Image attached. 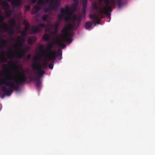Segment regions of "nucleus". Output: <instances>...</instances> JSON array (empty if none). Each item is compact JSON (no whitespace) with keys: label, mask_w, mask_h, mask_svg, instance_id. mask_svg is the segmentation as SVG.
Listing matches in <instances>:
<instances>
[{"label":"nucleus","mask_w":155,"mask_h":155,"mask_svg":"<svg viewBox=\"0 0 155 155\" xmlns=\"http://www.w3.org/2000/svg\"><path fill=\"white\" fill-rule=\"evenodd\" d=\"M39 49L40 51V52L42 55H43L46 53V51L44 49V46L42 45H41L39 46Z\"/></svg>","instance_id":"18"},{"label":"nucleus","mask_w":155,"mask_h":155,"mask_svg":"<svg viewBox=\"0 0 155 155\" xmlns=\"http://www.w3.org/2000/svg\"><path fill=\"white\" fill-rule=\"evenodd\" d=\"M8 55L9 57H10L11 56H11V57H9V58H13L14 57L13 56V54H8Z\"/></svg>","instance_id":"38"},{"label":"nucleus","mask_w":155,"mask_h":155,"mask_svg":"<svg viewBox=\"0 0 155 155\" xmlns=\"http://www.w3.org/2000/svg\"><path fill=\"white\" fill-rule=\"evenodd\" d=\"M104 1L106 5L103 8L96 2L92 4V8L97 14L89 15V17L92 19V22L87 21L86 23L85 27L86 29H89L93 24H100V20L104 17L103 14L106 15L108 18H110V13L112 11L113 7L116 4L117 5L119 8H120L123 4L122 0H109V2L107 3L105 2L104 1Z\"/></svg>","instance_id":"1"},{"label":"nucleus","mask_w":155,"mask_h":155,"mask_svg":"<svg viewBox=\"0 0 155 155\" xmlns=\"http://www.w3.org/2000/svg\"><path fill=\"white\" fill-rule=\"evenodd\" d=\"M45 57L47 58L48 61H46L45 62V63H44L43 64H45L44 65L47 67V65L48 64V63L49 62V61H50L49 60L48 58L47 57H46V55L45 56Z\"/></svg>","instance_id":"34"},{"label":"nucleus","mask_w":155,"mask_h":155,"mask_svg":"<svg viewBox=\"0 0 155 155\" xmlns=\"http://www.w3.org/2000/svg\"><path fill=\"white\" fill-rule=\"evenodd\" d=\"M26 49V50H27V51L29 50L30 49V47L28 46H26L25 47V49Z\"/></svg>","instance_id":"36"},{"label":"nucleus","mask_w":155,"mask_h":155,"mask_svg":"<svg viewBox=\"0 0 155 155\" xmlns=\"http://www.w3.org/2000/svg\"><path fill=\"white\" fill-rule=\"evenodd\" d=\"M43 39L46 41H49L50 40V37L48 34H45L43 35Z\"/></svg>","instance_id":"21"},{"label":"nucleus","mask_w":155,"mask_h":155,"mask_svg":"<svg viewBox=\"0 0 155 155\" xmlns=\"http://www.w3.org/2000/svg\"><path fill=\"white\" fill-rule=\"evenodd\" d=\"M31 56L30 54H28L27 56L26 59L28 60H29L30 59V58H31Z\"/></svg>","instance_id":"35"},{"label":"nucleus","mask_w":155,"mask_h":155,"mask_svg":"<svg viewBox=\"0 0 155 155\" xmlns=\"http://www.w3.org/2000/svg\"><path fill=\"white\" fill-rule=\"evenodd\" d=\"M37 0H31L32 3L34 4L37 1Z\"/></svg>","instance_id":"40"},{"label":"nucleus","mask_w":155,"mask_h":155,"mask_svg":"<svg viewBox=\"0 0 155 155\" xmlns=\"http://www.w3.org/2000/svg\"><path fill=\"white\" fill-rule=\"evenodd\" d=\"M27 31L24 30L21 32V35L22 36H26L27 35Z\"/></svg>","instance_id":"31"},{"label":"nucleus","mask_w":155,"mask_h":155,"mask_svg":"<svg viewBox=\"0 0 155 155\" xmlns=\"http://www.w3.org/2000/svg\"><path fill=\"white\" fill-rule=\"evenodd\" d=\"M1 90L2 92H5V94L7 96H10L13 91L12 89L10 87L9 89H7L5 86H2L1 87Z\"/></svg>","instance_id":"12"},{"label":"nucleus","mask_w":155,"mask_h":155,"mask_svg":"<svg viewBox=\"0 0 155 155\" xmlns=\"http://www.w3.org/2000/svg\"><path fill=\"white\" fill-rule=\"evenodd\" d=\"M69 28L67 27H64L62 30V32L63 33V38L67 37Z\"/></svg>","instance_id":"15"},{"label":"nucleus","mask_w":155,"mask_h":155,"mask_svg":"<svg viewBox=\"0 0 155 155\" xmlns=\"http://www.w3.org/2000/svg\"><path fill=\"white\" fill-rule=\"evenodd\" d=\"M43 73L41 74L39 73V74H38V77L35 78H34V76H31L30 77V79L33 80H35L36 81V86L37 87H40L41 85V82L40 80L41 78L43 76V75L45 73V71H42Z\"/></svg>","instance_id":"8"},{"label":"nucleus","mask_w":155,"mask_h":155,"mask_svg":"<svg viewBox=\"0 0 155 155\" xmlns=\"http://www.w3.org/2000/svg\"><path fill=\"white\" fill-rule=\"evenodd\" d=\"M68 36L67 38H64L63 39V41H66L69 43H71L72 41L71 38L73 37V34L72 33H68Z\"/></svg>","instance_id":"13"},{"label":"nucleus","mask_w":155,"mask_h":155,"mask_svg":"<svg viewBox=\"0 0 155 155\" xmlns=\"http://www.w3.org/2000/svg\"><path fill=\"white\" fill-rule=\"evenodd\" d=\"M8 2H11L12 4L15 6L19 7L22 5V0H6Z\"/></svg>","instance_id":"9"},{"label":"nucleus","mask_w":155,"mask_h":155,"mask_svg":"<svg viewBox=\"0 0 155 155\" xmlns=\"http://www.w3.org/2000/svg\"><path fill=\"white\" fill-rule=\"evenodd\" d=\"M24 23L25 24V28L26 29V30L27 31L29 28L30 25H28V23L27 22V21H24Z\"/></svg>","instance_id":"29"},{"label":"nucleus","mask_w":155,"mask_h":155,"mask_svg":"<svg viewBox=\"0 0 155 155\" xmlns=\"http://www.w3.org/2000/svg\"><path fill=\"white\" fill-rule=\"evenodd\" d=\"M14 48L15 49H16V46H15L14 47Z\"/></svg>","instance_id":"45"},{"label":"nucleus","mask_w":155,"mask_h":155,"mask_svg":"<svg viewBox=\"0 0 155 155\" xmlns=\"http://www.w3.org/2000/svg\"><path fill=\"white\" fill-rule=\"evenodd\" d=\"M87 0H82V5L84 9V12H83L81 14H80L78 16L75 14H74L71 18L72 19L73 24L74 25H75L76 22L77 21V24L79 25L81 20L82 17L85 16V10L87 6ZM99 1V0H98ZM104 2V1H102Z\"/></svg>","instance_id":"5"},{"label":"nucleus","mask_w":155,"mask_h":155,"mask_svg":"<svg viewBox=\"0 0 155 155\" xmlns=\"http://www.w3.org/2000/svg\"><path fill=\"white\" fill-rule=\"evenodd\" d=\"M5 52L4 51L2 52L0 55V61L2 63H6L7 61V59L5 57Z\"/></svg>","instance_id":"14"},{"label":"nucleus","mask_w":155,"mask_h":155,"mask_svg":"<svg viewBox=\"0 0 155 155\" xmlns=\"http://www.w3.org/2000/svg\"><path fill=\"white\" fill-rule=\"evenodd\" d=\"M63 40H57L56 41L55 43L59 46L61 47L62 48L64 49L65 48L66 45L65 44L63 43Z\"/></svg>","instance_id":"16"},{"label":"nucleus","mask_w":155,"mask_h":155,"mask_svg":"<svg viewBox=\"0 0 155 155\" xmlns=\"http://www.w3.org/2000/svg\"><path fill=\"white\" fill-rule=\"evenodd\" d=\"M15 67H16V68H19V67L18 65H15V64H14Z\"/></svg>","instance_id":"43"},{"label":"nucleus","mask_w":155,"mask_h":155,"mask_svg":"<svg viewBox=\"0 0 155 155\" xmlns=\"http://www.w3.org/2000/svg\"><path fill=\"white\" fill-rule=\"evenodd\" d=\"M11 15V12L10 10H7L5 12V16L7 17H9Z\"/></svg>","instance_id":"26"},{"label":"nucleus","mask_w":155,"mask_h":155,"mask_svg":"<svg viewBox=\"0 0 155 155\" xmlns=\"http://www.w3.org/2000/svg\"><path fill=\"white\" fill-rule=\"evenodd\" d=\"M5 18L4 16L2 15H0V23L2 24L3 26H4V21L5 20Z\"/></svg>","instance_id":"23"},{"label":"nucleus","mask_w":155,"mask_h":155,"mask_svg":"<svg viewBox=\"0 0 155 155\" xmlns=\"http://www.w3.org/2000/svg\"><path fill=\"white\" fill-rule=\"evenodd\" d=\"M48 30H49V28H47Z\"/></svg>","instance_id":"48"},{"label":"nucleus","mask_w":155,"mask_h":155,"mask_svg":"<svg viewBox=\"0 0 155 155\" xmlns=\"http://www.w3.org/2000/svg\"><path fill=\"white\" fill-rule=\"evenodd\" d=\"M4 70H5L6 71H7V69L5 68L4 69Z\"/></svg>","instance_id":"47"},{"label":"nucleus","mask_w":155,"mask_h":155,"mask_svg":"<svg viewBox=\"0 0 155 155\" xmlns=\"http://www.w3.org/2000/svg\"><path fill=\"white\" fill-rule=\"evenodd\" d=\"M48 15L47 14H44L42 16V19L44 21H47L48 18Z\"/></svg>","instance_id":"25"},{"label":"nucleus","mask_w":155,"mask_h":155,"mask_svg":"<svg viewBox=\"0 0 155 155\" xmlns=\"http://www.w3.org/2000/svg\"><path fill=\"white\" fill-rule=\"evenodd\" d=\"M59 24L58 22H56L54 25V27L55 30H57L59 26Z\"/></svg>","instance_id":"30"},{"label":"nucleus","mask_w":155,"mask_h":155,"mask_svg":"<svg viewBox=\"0 0 155 155\" xmlns=\"http://www.w3.org/2000/svg\"><path fill=\"white\" fill-rule=\"evenodd\" d=\"M1 41V45H0V48L5 46L7 43V41L6 40L2 39L1 38L0 39Z\"/></svg>","instance_id":"19"},{"label":"nucleus","mask_w":155,"mask_h":155,"mask_svg":"<svg viewBox=\"0 0 155 155\" xmlns=\"http://www.w3.org/2000/svg\"><path fill=\"white\" fill-rule=\"evenodd\" d=\"M38 58L36 56L34 58V61L32 63V67L33 69L35 70L37 72L38 74H39V73L41 74L43 73V71H45L42 69H46L47 67L43 63L41 65L39 62H37Z\"/></svg>","instance_id":"6"},{"label":"nucleus","mask_w":155,"mask_h":155,"mask_svg":"<svg viewBox=\"0 0 155 155\" xmlns=\"http://www.w3.org/2000/svg\"><path fill=\"white\" fill-rule=\"evenodd\" d=\"M34 9L35 10V13H37L40 10L41 8L39 6H35L34 7Z\"/></svg>","instance_id":"24"},{"label":"nucleus","mask_w":155,"mask_h":155,"mask_svg":"<svg viewBox=\"0 0 155 155\" xmlns=\"http://www.w3.org/2000/svg\"><path fill=\"white\" fill-rule=\"evenodd\" d=\"M3 66L4 67H6V64H4L3 65Z\"/></svg>","instance_id":"46"},{"label":"nucleus","mask_w":155,"mask_h":155,"mask_svg":"<svg viewBox=\"0 0 155 155\" xmlns=\"http://www.w3.org/2000/svg\"><path fill=\"white\" fill-rule=\"evenodd\" d=\"M2 5L4 7H6L7 9H9L10 8V6L8 3L3 2L2 4Z\"/></svg>","instance_id":"27"},{"label":"nucleus","mask_w":155,"mask_h":155,"mask_svg":"<svg viewBox=\"0 0 155 155\" xmlns=\"http://www.w3.org/2000/svg\"><path fill=\"white\" fill-rule=\"evenodd\" d=\"M54 45L51 43H49L48 44L47 49L46 51V52H49V55H46L49 61H54L56 58L57 57L59 60H61L62 58V51L61 50H59L57 52L53 50V49L54 48Z\"/></svg>","instance_id":"3"},{"label":"nucleus","mask_w":155,"mask_h":155,"mask_svg":"<svg viewBox=\"0 0 155 155\" xmlns=\"http://www.w3.org/2000/svg\"><path fill=\"white\" fill-rule=\"evenodd\" d=\"M35 41V40L34 38H29L28 40V42L29 45H31L33 43H34Z\"/></svg>","instance_id":"22"},{"label":"nucleus","mask_w":155,"mask_h":155,"mask_svg":"<svg viewBox=\"0 0 155 155\" xmlns=\"http://www.w3.org/2000/svg\"><path fill=\"white\" fill-rule=\"evenodd\" d=\"M53 65L52 64H50L49 65V67L50 69H52L53 68Z\"/></svg>","instance_id":"37"},{"label":"nucleus","mask_w":155,"mask_h":155,"mask_svg":"<svg viewBox=\"0 0 155 155\" xmlns=\"http://www.w3.org/2000/svg\"><path fill=\"white\" fill-rule=\"evenodd\" d=\"M41 29L38 27H35L32 29V31L34 33H38Z\"/></svg>","instance_id":"20"},{"label":"nucleus","mask_w":155,"mask_h":155,"mask_svg":"<svg viewBox=\"0 0 155 155\" xmlns=\"http://www.w3.org/2000/svg\"><path fill=\"white\" fill-rule=\"evenodd\" d=\"M75 3H76L77 4H78V0H72Z\"/></svg>","instance_id":"39"},{"label":"nucleus","mask_w":155,"mask_h":155,"mask_svg":"<svg viewBox=\"0 0 155 155\" xmlns=\"http://www.w3.org/2000/svg\"><path fill=\"white\" fill-rule=\"evenodd\" d=\"M20 77L18 80H17L14 75H3L4 79H0V85L4 84L6 86H9L11 88H14L15 90L18 91V85L22 84L25 82L27 79V77L24 73H21L19 72Z\"/></svg>","instance_id":"2"},{"label":"nucleus","mask_w":155,"mask_h":155,"mask_svg":"<svg viewBox=\"0 0 155 155\" xmlns=\"http://www.w3.org/2000/svg\"><path fill=\"white\" fill-rule=\"evenodd\" d=\"M38 26L39 28H42L46 27V25L43 23H40L38 25Z\"/></svg>","instance_id":"28"},{"label":"nucleus","mask_w":155,"mask_h":155,"mask_svg":"<svg viewBox=\"0 0 155 155\" xmlns=\"http://www.w3.org/2000/svg\"><path fill=\"white\" fill-rule=\"evenodd\" d=\"M100 1H104L105 2H108L109 0H99Z\"/></svg>","instance_id":"41"},{"label":"nucleus","mask_w":155,"mask_h":155,"mask_svg":"<svg viewBox=\"0 0 155 155\" xmlns=\"http://www.w3.org/2000/svg\"><path fill=\"white\" fill-rule=\"evenodd\" d=\"M45 57L47 58L48 61H46L45 62V63H44L43 64H45L44 65L47 67V65L48 64V63L49 62V61H50L49 60L48 58L47 57H46V55L45 56Z\"/></svg>","instance_id":"33"},{"label":"nucleus","mask_w":155,"mask_h":155,"mask_svg":"<svg viewBox=\"0 0 155 155\" xmlns=\"http://www.w3.org/2000/svg\"><path fill=\"white\" fill-rule=\"evenodd\" d=\"M5 95H3L1 96V97H2V98H3L5 97Z\"/></svg>","instance_id":"44"},{"label":"nucleus","mask_w":155,"mask_h":155,"mask_svg":"<svg viewBox=\"0 0 155 155\" xmlns=\"http://www.w3.org/2000/svg\"><path fill=\"white\" fill-rule=\"evenodd\" d=\"M45 1L46 2V3L43 0H38V4L39 5H42L44 6H45L47 4H49L48 7L46 8L45 9V12H47L48 10H56L60 5L59 0H45Z\"/></svg>","instance_id":"4"},{"label":"nucleus","mask_w":155,"mask_h":155,"mask_svg":"<svg viewBox=\"0 0 155 155\" xmlns=\"http://www.w3.org/2000/svg\"><path fill=\"white\" fill-rule=\"evenodd\" d=\"M18 52L19 53L17 55L16 57L21 58L24 57L25 54L27 52V51L26 49L19 47L18 49Z\"/></svg>","instance_id":"10"},{"label":"nucleus","mask_w":155,"mask_h":155,"mask_svg":"<svg viewBox=\"0 0 155 155\" xmlns=\"http://www.w3.org/2000/svg\"><path fill=\"white\" fill-rule=\"evenodd\" d=\"M9 24V26H8L6 23H4L3 29L5 32L7 33L8 34L12 36L14 33L13 28L14 26L16 25V22L14 19H12L10 21Z\"/></svg>","instance_id":"7"},{"label":"nucleus","mask_w":155,"mask_h":155,"mask_svg":"<svg viewBox=\"0 0 155 155\" xmlns=\"http://www.w3.org/2000/svg\"><path fill=\"white\" fill-rule=\"evenodd\" d=\"M72 27V25H70L69 26V28H71Z\"/></svg>","instance_id":"42"},{"label":"nucleus","mask_w":155,"mask_h":155,"mask_svg":"<svg viewBox=\"0 0 155 155\" xmlns=\"http://www.w3.org/2000/svg\"><path fill=\"white\" fill-rule=\"evenodd\" d=\"M25 41V40L24 39H21L20 37H18L17 39V46L19 47H21L22 45V43H24Z\"/></svg>","instance_id":"17"},{"label":"nucleus","mask_w":155,"mask_h":155,"mask_svg":"<svg viewBox=\"0 0 155 155\" xmlns=\"http://www.w3.org/2000/svg\"><path fill=\"white\" fill-rule=\"evenodd\" d=\"M65 8H63L61 9V14L59 15V18H61L68 14L67 10H69V6L67 5L65 7Z\"/></svg>","instance_id":"11"},{"label":"nucleus","mask_w":155,"mask_h":155,"mask_svg":"<svg viewBox=\"0 0 155 155\" xmlns=\"http://www.w3.org/2000/svg\"><path fill=\"white\" fill-rule=\"evenodd\" d=\"M26 10L27 11H29L30 10V5H28L25 6Z\"/></svg>","instance_id":"32"}]
</instances>
